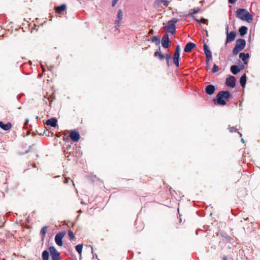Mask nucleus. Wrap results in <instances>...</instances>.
Listing matches in <instances>:
<instances>
[{"mask_svg": "<svg viewBox=\"0 0 260 260\" xmlns=\"http://www.w3.org/2000/svg\"><path fill=\"white\" fill-rule=\"evenodd\" d=\"M231 96V94L229 91H220L216 96V99L213 100V102L215 104L218 105L224 106L226 103L225 100L229 99Z\"/></svg>", "mask_w": 260, "mask_h": 260, "instance_id": "f257e3e1", "label": "nucleus"}, {"mask_svg": "<svg viewBox=\"0 0 260 260\" xmlns=\"http://www.w3.org/2000/svg\"><path fill=\"white\" fill-rule=\"evenodd\" d=\"M236 13L237 17L243 21L250 23L253 20L252 15L245 9H238Z\"/></svg>", "mask_w": 260, "mask_h": 260, "instance_id": "f03ea898", "label": "nucleus"}, {"mask_svg": "<svg viewBox=\"0 0 260 260\" xmlns=\"http://www.w3.org/2000/svg\"><path fill=\"white\" fill-rule=\"evenodd\" d=\"M246 41L244 39H239L236 40V45L233 50V53L234 55L238 54L245 47Z\"/></svg>", "mask_w": 260, "mask_h": 260, "instance_id": "7ed1b4c3", "label": "nucleus"}, {"mask_svg": "<svg viewBox=\"0 0 260 260\" xmlns=\"http://www.w3.org/2000/svg\"><path fill=\"white\" fill-rule=\"evenodd\" d=\"M178 19L174 18L168 21L167 25L165 27V30L174 35L176 32L175 23L178 22Z\"/></svg>", "mask_w": 260, "mask_h": 260, "instance_id": "20e7f679", "label": "nucleus"}, {"mask_svg": "<svg viewBox=\"0 0 260 260\" xmlns=\"http://www.w3.org/2000/svg\"><path fill=\"white\" fill-rule=\"evenodd\" d=\"M50 255L52 260H60V253L54 246H50L49 248Z\"/></svg>", "mask_w": 260, "mask_h": 260, "instance_id": "39448f33", "label": "nucleus"}, {"mask_svg": "<svg viewBox=\"0 0 260 260\" xmlns=\"http://www.w3.org/2000/svg\"><path fill=\"white\" fill-rule=\"evenodd\" d=\"M65 232H61L57 233L55 237V241L56 244L59 246L63 245L62 239L66 235Z\"/></svg>", "mask_w": 260, "mask_h": 260, "instance_id": "423d86ee", "label": "nucleus"}, {"mask_svg": "<svg viewBox=\"0 0 260 260\" xmlns=\"http://www.w3.org/2000/svg\"><path fill=\"white\" fill-rule=\"evenodd\" d=\"M180 48L179 45H177L173 56V62L177 67H179V59L180 56Z\"/></svg>", "mask_w": 260, "mask_h": 260, "instance_id": "0eeeda50", "label": "nucleus"}, {"mask_svg": "<svg viewBox=\"0 0 260 260\" xmlns=\"http://www.w3.org/2000/svg\"><path fill=\"white\" fill-rule=\"evenodd\" d=\"M226 39L225 44H226L230 42L233 41L236 36V32L235 31H231L230 33L229 32V26H227L226 28Z\"/></svg>", "mask_w": 260, "mask_h": 260, "instance_id": "6e6552de", "label": "nucleus"}, {"mask_svg": "<svg viewBox=\"0 0 260 260\" xmlns=\"http://www.w3.org/2000/svg\"><path fill=\"white\" fill-rule=\"evenodd\" d=\"M204 51L206 56V62L208 64L209 60L212 58V53L206 44L204 45Z\"/></svg>", "mask_w": 260, "mask_h": 260, "instance_id": "1a4fd4ad", "label": "nucleus"}, {"mask_svg": "<svg viewBox=\"0 0 260 260\" xmlns=\"http://www.w3.org/2000/svg\"><path fill=\"white\" fill-rule=\"evenodd\" d=\"M67 10V5L64 4L59 6L55 7L54 10L56 13L59 15H62L63 12Z\"/></svg>", "mask_w": 260, "mask_h": 260, "instance_id": "9d476101", "label": "nucleus"}, {"mask_svg": "<svg viewBox=\"0 0 260 260\" xmlns=\"http://www.w3.org/2000/svg\"><path fill=\"white\" fill-rule=\"evenodd\" d=\"M70 137L71 139L75 142H78L80 138V135L79 133L76 131H72L70 132Z\"/></svg>", "mask_w": 260, "mask_h": 260, "instance_id": "9b49d317", "label": "nucleus"}, {"mask_svg": "<svg viewBox=\"0 0 260 260\" xmlns=\"http://www.w3.org/2000/svg\"><path fill=\"white\" fill-rule=\"evenodd\" d=\"M236 79L234 76H230L226 79L225 84L228 86L234 88L235 86Z\"/></svg>", "mask_w": 260, "mask_h": 260, "instance_id": "f8f14e48", "label": "nucleus"}, {"mask_svg": "<svg viewBox=\"0 0 260 260\" xmlns=\"http://www.w3.org/2000/svg\"><path fill=\"white\" fill-rule=\"evenodd\" d=\"M169 38L168 34H165L161 39L162 46L165 48H168L169 46Z\"/></svg>", "mask_w": 260, "mask_h": 260, "instance_id": "ddd939ff", "label": "nucleus"}, {"mask_svg": "<svg viewBox=\"0 0 260 260\" xmlns=\"http://www.w3.org/2000/svg\"><path fill=\"white\" fill-rule=\"evenodd\" d=\"M123 18V12L121 10H119L118 11V13L117 15V18L115 20V23L116 24V27H118L120 25L121 23V21Z\"/></svg>", "mask_w": 260, "mask_h": 260, "instance_id": "4468645a", "label": "nucleus"}, {"mask_svg": "<svg viewBox=\"0 0 260 260\" xmlns=\"http://www.w3.org/2000/svg\"><path fill=\"white\" fill-rule=\"evenodd\" d=\"M215 87L212 84L207 85L205 88L206 92L209 95L213 94L215 92Z\"/></svg>", "mask_w": 260, "mask_h": 260, "instance_id": "2eb2a0df", "label": "nucleus"}, {"mask_svg": "<svg viewBox=\"0 0 260 260\" xmlns=\"http://www.w3.org/2000/svg\"><path fill=\"white\" fill-rule=\"evenodd\" d=\"M196 47V45L192 42L188 43L184 47V51L185 52H190Z\"/></svg>", "mask_w": 260, "mask_h": 260, "instance_id": "dca6fc26", "label": "nucleus"}, {"mask_svg": "<svg viewBox=\"0 0 260 260\" xmlns=\"http://www.w3.org/2000/svg\"><path fill=\"white\" fill-rule=\"evenodd\" d=\"M12 127V124L10 122L5 124L3 122L0 121V128L4 131H8Z\"/></svg>", "mask_w": 260, "mask_h": 260, "instance_id": "f3484780", "label": "nucleus"}, {"mask_svg": "<svg viewBox=\"0 0 260 260\" xmlns=\"http://www.w3.org/2000/svg\"><path fill=\"white\" fill-rule=\"evenodd\" d=\"M46 124L54 127L57 125V120L55 118H51L46 121Z\"/></svg>", "mask_w": 260, "mask_h": 260, "instance_id": "a211bd4d", "label": "nucleus"}, {"mask_svg": "<svg viewBox=\"0 0 260 260\" xmlns=\"http://www.w3.org/2000/svg\"><path fill=\"white\" fill-rule=\"evenodd\" d=\"M249 57V55L248 53H240L239 54V57L243 61L245 64L247 63Z\"/></svg>", "mask_w": 260, "mask_h": 260, "instance_id": "6ab92c4d", "label": "nucleus"}, {"mask_svg": "<svg viewBox=\"0 0 260 260\" xmlns=\"http://www.w3.org/2000/svg\"><path fill=\"white\" fill-rule=\"evenodd\" d=\"M154 55L155 57H157L159 60H163L165 59V55L161 52L160 48L154 52Z\"/></svg>", "mask_w": 260, "mask_h": 260, "instance_id": "aec40b11", "label": "nucleus"}, {"mask_svg": "<svg viewBox=\"0 0 260 260\" xmlns=\"http://www.w3.org/2000/svg\"><path fill=\"white\" fill-rule=\"evenodd\" d=\"M240 83L241 86L243 88H244L246 83V75L245 74H244L240 78Z\"/></svg>", "mask_w": 260, "mask_h": 260, "instance_id": "412c9836", "label": "nucleus"}, {"mask_svg": "<svg viewBox=\"0 0 260 260\" xmlns=\"http://www.w3.org/2000/svg\"><path fill=\"white\" fill-rule=\"evenodd\" d=\"M231 71L233 74L236 75L240 71V69L238 66L233 65L231 67Z\"/></svg>", "mask_w": 260, "mask_h": 260, "instance_id": "4be33fe9", "label": "nucleus"}, {"mask_svg": "<svg viewBox=\"0 0 260 260\" xmlns=\"http://www.w3.org/2000/svg\"><path fill=\"white\" fill-rule=\"evenodd\" d=\"M247 30H248V28L246 26H241V27H240V28L239 29L240 35L241 36H244L245 35H246L247 34Z\"/></svg>", "mask_w": 260, "mask_h": 260, "instance_id": "5701e85b", "label": "nucleus"}, {"mask_svg": "<svg viewBox=\"0 0 260 260\" xmlns=\"http://www.w3.org/2000/svg\"><path fill=\"white\" fill-rule=\"evenodd\" d=\"M48 226H45L43 227L41 230L40 233L42 236V238L43 239L46 236V233H47V230Z\"/></svg>", "mask_w": 260, "mask_h": 260, "instance_id": "b1692460", "label": "nucleus"}, {"mask_svg": "<svg viewBox=\"0 0 260 260\" xmlns=\"http://www.w3.org/2000/svg\"><path fill=\"white\" fill-rule=\"evenodd\" d=\"M42 256L43 260H48L49 257V252L47 250H44L42 253Z\"/></svg>", "mask_w": 260, "mask_h": 260, "instance_id": "393cba45", "label": "nucleus"}, {"mask_svg": "<svg viewBox=\"0 0 260 260\" xmlns=\"http://www.w3.org/2000/svg\"><path fill=\"white\" fill-rule=\"evenodd\" d=\"M199 11H200V10L199 9H191L190 10V11H189V14H188V16H192L194 14L198 13L199 12Z\"/></svg>", "mask_w": 260, "mask_h": 260, "instance_id": "a878e982", "label": "nucleus"}, {"mask_svg": "<svg viewBox=\"0 0 260 260\" xmlns=\"http://www.w3.org/2000/svg\"><path fill=\"white\" fill-rule=\"evenodd\" d=\"M82 248H83L82 244H78V245H76L75 247L76 250L80 254H81L82 253Z\"/></svg>", "mask_w": 260, "mask_h": 260, "instance_id": "bb28decb", "label": "nucleus"}, {"mask_svg": "<svg viewBox=\"0 0 260 260\" xmlns=\"http://www.w3.org/2000/svg\"><path fill=\"white\" fill-rule=\"evenodd\" d=\"M194 20L197 21L198 22H201L202 23L208 24V20L207 19H205L204 18H202L201 19V20L199 21L198 19H196L194 18Z\"/></svg>", "mask_w": 260, "mask_h": 260, "instance_id": "cd10ccee", "label": "nucleus"}, {"mask_svg": "<svg viewBox=\"0 0 260 260\" xmlns=\"http://www.w3.org/2000/svg\"><path fill=\"white\" fill-rule=\"evenodd\" d=\"M165 55V58L166 59L168 67L170 66L169 62L170 60L171 59V55L170 54L167 53Z\"/></svg>", "mask_w": 260, "mask_h": 260, "instance_id": "c85d7f7f", "label": "nucleus"}, {"mask_svg": "<svg viewBox=\"0 0 260 260\" xmlns=\"http://www.w3.org/2000/svg\"><path fill=\"white\" fill-rule=\"evenodd\" d=\"M68 235L71 240H73L75 238L73 232L71 230L68 231Z\"/></svg>", "mask_w": 260, "mask_h": 260, "instance_id": "c756f323", "label": "nucleus"}, {"mask_svg": "<svg viewBox=\"0 0 260 260\" xmlns=\"http://www.w3.org/2000/svg\"><path fill=\"white\" fill-rule=\"evenodd\" d=\"M152 41L155 42L156 44H159L160 43L159 39L157 36H153L152 38Z\"/></svg>", "mask_w": 260, "mask_h": 260, "instance_id": "7c9ffc66", "label": "nucleus"}, {"mask_svg": "<svg viewBox=\"0 0 260 260\" xmlns=\"http://www.w3.org/2000/svg\"><path fill=\"white\" fill-rule=\"evenodd\" d=\"M219 71L218 67L216 64H214L213 67V69L212 70V72L213 73H216Z\"/></svg>", "mask_w": 260, "mask_h": 260, "instance_id": "2f4dec72", "label": "nucleus"}, {"mask_svg": "<svg viewBox=\"0 0 260 260\" xmlns=\"http://www.w3.org/2000/svg\"><path fill=\"white\" fill-rule=\"evenodd\" d=\"M148 177L146 175H143L141 177V179L143 183H146L147 181H148Z\"/></svg>", "mask_w": 260, "mask_h": 260, "instance_id": "473e14b6", "label": "nucleus"}, {"mask_svg": "<svg viewBox=\"0 0 260 260\" xmlns=\"http://www.w3.org/2000/svg\"><path fill=\"white\" fill-rule=\"evenodd\" d=\"M159 3H163L165 6H168L169 4V2L166 0H160Z\"/></svg>", "mask_w": 260, "mask_h": 260, "instance_id": "72a5a7b5", "label": "nucleus"}, {"mask_svg": "<svg viewBox=\"0 0 260 260\" xmlns=\"http://www.w3.org/2000/svg\"><path fill=\"white\" fill-rule=\"evenodd\" d=\"M229 131L230 132L233 133L234 132H237V129L234 127H230L229 128Z\"/></svg>", "mask_w": 260, "mask_h": 260, "instance_id": "f704fd0d", "label": "nucleus"}, {"mask_svg": "<svg viewBox=\"0 0 260 260\" xmlns=\"http://www.w3.org/2000/svg\"><path fill=\"white\" fill-rule=\"evenodd\" d=\"M118 0H113L112 1V7H114L115 6V5L118 2Z\"/></svg>", "mask_w": 260, "mask_h": 260, "instance_id": "c9c22d12", "label": "nucleus"}, {"mask_svg": "<svg viewBox=\"0 0 260 260\" xmlns=\"http://www.w3.org/2000/svg\"><path fill=\"white\" fill-rule=\"evenodd\" d=\"M237 0H228L229 3L230 4H234Z\"/></svg>", "mask_w": 260, "mask_h": 260, "instance_id": "e433bc0d", "label": "nucleus"}, {"mask_svg": "<svg viewBox=\"0 0 260 260\" xmlns=\"http://www.w3.org/2000/svg\"><path fill=\"white\" fill-rule=\"evenodd\" d=\"M154 33V30L153 29H151L149 31V34L152 35Z\"/></svg>", "mask_w": 260, "mask_h": 260, "instance_id": "4c0bfd02", "label": "nucleus"}, {"mask_svg": "<svg viewBox=\"0 0 260 260\" xmlns=\"http://www.w3.org/2000/svg\"><path fill=\"white\" fill-rule=\"evenodd\" d=\"M63 140L64 141L67 142V141H68L69 139H68V137H66L65 136H64V137H63Z\"/></svg>", "mask_w": 260, "mask_h": 260, "instance_id": "58836bf2", "label": "nucleus"}, {"mask_svg": "<svg viewBox=\"0 0 260 260\" xmlns=\"http://www.w3.org/2000/svg\"><path fill=\"white\" fill-rule=\"evenodd\" d=\"M222 260H227V257L226 256H223L222 257Z\"/></svg>", "mask_w": 260, "mask_h": 260, "instance_id": "ea45409f", "label": "nucleus"}, {"mask_svg": "<svg viewBox=\"0 0 260 260\" xmlns=\"http://www.w3.org/2000/svg\"><path fill=\"white\" fill-rule=\"evenodd\" d=\"M241 141L243 143H244V139H241Z\"/></svg>", "mask_w": 260, "mask_h": 260, "instance_id": "a19ab883", "label": "nucleus"}, {"mask_svg": "<svg viewBox=\"0 0 260 260\" xmlns=\"http://www.w3.org/2000/svg\"><path fill=\"white\" fill-rule=\"evenodd\" d=\"M238 134L240 135V137H242V134H241V133H240V132H238Z\"/></svg>", "mask_w": 260, "mask_h": 260, "instance_id": "79ce46f5", "label": "nucleus"}, {"mask_svg": "<svg viewBox=\"0 0 260 260\" xmlns=\"http://www.w3.org/2000/svg\"><path fill=\"white\" fill-rule=\"evenodd\" d=\"M68 148H71V146L70 145H69L67 147Z\"/></svg>", "mask_w": 260, "mask_h": 260, "instance_id": "37998d69", "label": "nucleus"}, {"mask_svg": "<svg viewBox=\"0 0 260 260\" xmlns=\"http://www.w3.org/2000/svg\"><path fill=\"white\" fill-rule=\"evenodd\" d=\"M27 122H28V120H26V122L25 124H26Z\"/></svg>", "mask_w": 260, "mask_h": 260, "instance_id": "c03bdc74", "label": "nucleus"}]
</instances>
